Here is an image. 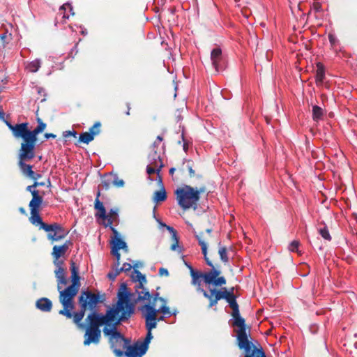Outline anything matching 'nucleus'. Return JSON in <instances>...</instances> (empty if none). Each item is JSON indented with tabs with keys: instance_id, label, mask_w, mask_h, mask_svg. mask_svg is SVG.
Instances as JSON below:
<instances>
[{
	"instance_id": "1",
	"label": "nucleus",
	"mask_w": 357,
	"mask_h": 357,
	"mask_svg": "<svg viewBox=\"0 0 357 357\" xmlns=\"http://www.w3.org/2000/svg\"><path fill=\"white\" fill-rule=\"evenodd\" d=\"M105 299V294H95L90 290H83L78 298L80 307L79 312H74L73 322L79 328H85L84 334V346L95 345L100 342L102 333L100 327L107 321H97L96 318L104 317L105 314L98 312L97 306Z\"/></svg>"
},
{
	"instance_id": "2",
	"label": "nucleus",
	"mask_w": 357,
	"mask_h": 357,
	"mask_svg": "<svg viewBox=\"0 0 357 357\" xmlns=\"http://www.w3.org/2000/svg\"><path fill=\"white\" fill-rule=\"evenodd\" d=\"M198 240L199 245L202 248V254L204 256L206 264L212 268V269L206 273H202L194 269L191 270V284L196 287V291L200 292L204 296V293H208V291L204 290L202 288V280H203L206 284L208 287L211 284L214 287H222L225 285L227 283L226 278L224 276H221V271L218 269L215 268L212 261L209 260L207 257V244L206 241L208 238L205 236L204 232L202 231L198 234L195 235Z\"/></svg>"
},
{
	"instance_id": "3",
	"label": "nucleus",
	"mask_w": 357,
	"mask_h": 357,
	"mask_svg": "<svg viewBox=\"0 0 357 357\" xmlns=\"http://www.w3.org/2000/svg\"><path fill=\"white\" fill-rule=\"evenodd\" d=\"M226 301L229 303L232 310L231 317H233L232 326L238 327L236 332V344L240 350L243 351V356L250 354L254 350H259L249 339L246 332L245 320L240 314L239 306L236 301V296L234 291L226 298Z\"/></svg>"
},
{
	"instance_id": "4",
	"label": "nucleus",
	"mask_w": 357,
	"mask_h": 357,
	"mask_svg": "<svg viewBox=\"0 0 357 357\" xmlns=\"http://www.w3.org/2000/svg\"><path fill=\"white\" fill-rule=\"evenodd\" d=\"M130 295L126 284L122 283L117 294L118 301L116 305L109 307L104 317H97L96 321L109 322L116 319H118V321L128 320L135 312V306L130 302Z\"/></svg>"
},
{
	"instance_id": "5",
	"label": "nucleus",
	"mask_w": 357,
	"mask_h": 357,
	"mask_svg": "<svg viewBox=\"0 0 357 357\" xmlns=\"http://www.w3.org/2000/svg\"><path fill=\"white\" fill-rule=\"evenodd\" d=\"M123 321H118V319H116L103 324L102 332L105 336H109L111 349L116 357L123 356V350L129 343V341L117 331V327Z\"/></svg>"
},
{
	"instance_id": "6",
	"label": "nucleus",
	"mask_w": 357,
	"mask_h": 357,
	"mask_svg": "<svg viewBox=\"0 0 357 357\" xmlns=\"http://www.w3.org/2000/svg\"><path fill=\"white\" fill-rule=\"evenodd\" d=\"M206 191V188L205 186L195 189L190 185H185L182 188H177L174 193L176 196L178 204L183 210L191 208L196 210L197 208V202L200 199V194Z\"/></svg>"
},
{
	"instance_id": "7",
	"label": "nucleus",
	"mask_w": 357,
	"mask_h": 357,
	"mask_svg": "<svg viewBox=\"0 0 357 357\" xmlns=\"http://www.w3.org/2000/svg\"><path fill=\"white\" fill-rule=\"evenodd\" d=\"M79 286L70 284L65 289H60L59 291V302L63 305V309L60 310L59 314L65 316L67 319H74V312L73 310L75 308L74 298L79 291Z\"/></svg>"
},
{
	"instance_id": "8",
	"label": "nucleus",
	"mask_w": 357,
	"mask_h": 357,
	"mask_svg": "<svg viewBox=\"0 0 357 357\" xmlns=\"http://www.w3.org/2000/svg\"><path fill=\"white\" fill-rule=\"evenodd\" d=\"M35 149L20 145L18 151V162L17 165L24 175L30 178L33 176L32 165L26 164V161H30L35 158Z\"/></svg>"
},
{
	"instance_id": "9",
	"label": "nucleus",
	"mask_w": 357,
	"mask_h": 357,
	"mask_svg": "<svg viewBox=\"0 0 357 357\" xmlns=\"http://www.w3.org/2000/svg\"><path fill=\"white\" fill-rule=\"evenodd\" d=\"M36 116H38V111L36 112ZM36 121L38 126L33 130L29 129V123H26L24 142L21 143L22 145L35 149L38 135L43 132L47 127V124L40 117H36Z\"/></svg>"
},
{
	"instance_id": "10",
	"label": "nucleus",
	"mask_w": 357,
	"mask_h": 357,
	"mask_svg": "<svg viewBox=\"0 0 357 357\" xmlns=\"http://www.w3.org/2000/svg\"><path fill=\"white\" fill-rule=\"evenodd\" d=\"M131 278L133 282H138L135 285V293L137 294L136 301H145V300H150L151 294L144 285L147 282L146 276L143 275L139 271L134 269L132 272Z\"/></svg>"
},
{
	"instance_id": "11",
	"label": "nucleus",
	"mask_w": 357,
	"mask_h": 357,
	"mask_svg": "<svg viewBox=\"0 0 357 357\" xmlns=\"http://www.w3.org/2000/svg\"><path fill=\"white\" fill-rule=\"evenodd\" d=\"M216 287H208V293H204V298L208 300V307L211 308L215 306L218 301L222 299H226L229 294L234 291V287L228 290L226 287H221L220 289L215 288Z\"/></svg>"
},
{
	"instance_id": "12",
	"label": "nucleus",
	"mask_w": 357,
	"mask_h": 357,
	"mask_svg": "<svg viewBox=\"0 0 357 357\" xmlns=\"http://www.w3.org/2000/svg\"><path fill=\"white\" fill-rule=\"evenodd\" d=\"M139 310L141 312L142 317L145 319V322H146V318L149 313L154 314L155 327L157 326L158 322L165 320L164 316L158 317V314L159 312L162 313L163 314H172L169 307L165 305H161V306L157 309L151 304H144L139 307Z\"/></svg>"
},
{
	"instance_id": "13",
	"label": "nucleus",
	"mask_w": 357,
	"mask_h": 357,
	"mask_svg": "<svg viewBox=\"0 0 357 357\" xmlns=\"http://www.w3.org/2000/svg\"><path fill=\"white\" fill-rule=\"evenodd\" d=\"M43 229L47 233V238L52 242L61 241L68 234V231L56 222L43 225Z\"/></svg>"
},
{
	"instance_id": "14",
	"label": "nucleus",
	"mask_w": 357,
	"mask_h": 357,
	"mask_svg": "<svg viewBox=\"0 0 357 357\" xmlns=\"http://www.w3.org/2000/svg\"><path fill=\"white\" fill-rule=\"evenodd\" d=\"M146 329L147 330V333L145 339L143 342H139L142 345V353H146L149 349V344L151 340L153 338L152 335V330L155 328V321L154 317V314L149 313L146 318V322H145Z\"/></svg>"
},
{
	"instance_id": "15",
	"label": "nucleus",
	"mask_w": 357,
	"mask_h": 357,
	"mask_svg": "<svg viewBox=\"0 0 357 357\" xmlns=\"http://www.w3.org/2000/svg\"><path fill=\"white\" fill-rule=\"evenodd\" d=\"M211 61L215 72L218 73L223 70L225 68L222 50L220 47H215L211 52Z\"/></svg>"
},
{
	"instance_id": "16",
	"label": "nucleus",
	"mask_w": 357,
	"mask_h": 357,
	"mask_svg": "<svg viewBox=\"0 0 357 357\" xmlns=\"http://www.w3.org/2000/svg\"><path fill=\"white\" fill-rule=\"evenodd\" d=\"M72 245L70 241H66L61 245H54L52 248V256L53 257V262L54 265L63 264V261L59 260V258L64 256L68 251L69 246Z\"/></svg>"
},
{
	"instance_id": "17",
	"label": "nucleus",
	"mask_w": 357,
	"mask_h": 357,
	"mask_svg": "<svg viewBox=\"0 0 357 357\" xmlns=\"http://www.w3.org/2000/svg\"><path fill=\"white\" fill-rule=\"evenodd\" d=\"M142 345L139 342H137L133 345L126 344L123 350V356L126 357H142L146 353H142Z\"/></svg>"
},
{
	"instance_id": "18",
	"label": "nucleus",
	"mask_w": 357,
	"mask_h": 357,
	"mask_svg": "<svg viewBox=\"0 0 357 357\" xmlns=\"http://www.w3.org/2000/svg\"><path fill=\"white\" fill-rule=\"evenodd\" d=\"M6 123L16 139H22V142H24L26 123H17L14 126L8 121H6Z\"/></svg>"
},
{
	"instance_id": "19",
	"label": "nucleus",
	"mask_w": 357,
	"mask_h": 357,
	"mask_svg": "<svg viewBox=\"0 0 357 357\" xmlns=\"http://www.w3.org/2000/svg\"><path fill=\"white\" fill-rule=\"evenodd\" d=\"M111 230L114 236L111 242L112 249H116V250L119 251V250L122 249L127 251L128 246L126 243L121 238L118 231L114 227H111Z\"/></svg>"
},
{
	"instance_id": "20",
	"label": "nucleus",
	"mask_w": 357,
	"mask_h": 357,
	"mask_svg": "<svg viewBox=\"0 0 357 357\" xmlns=\"http://www.w3.org/2000/svg\"><path fill=\"white\" fill-rule=\"evenodd\" d=\"M45 192H40L39 190H33L32 192V199L29 204L30 209L40 210L43 202V195Z\"/></svg>"
},
{
	"instance_id": "21",
	"label": "nucleus",
	"mask_w": 357,
	"mask_h": 357,
	"mask_svg": "<svg viewBox=\"0 0 357 357\" xmlns=\"http://www.w3.org/2000/svg\"><path fill=\"white\" fill-rule=\"evenodd\" d=\"M100 195V191H98L94 202V208L96 211L95 216L97 218L105 220L107 217L106 213V209L103 205V203L100 202L99 199Z\"/></svg>"
},
{
	"instance_id": "22",
	"label": "nucleus",
	"mask_w": 357,
	"mask_h": 357,
	"mask_svg": "<svg viewBox=\"0 0 357 357\" xmlns=\"http://www.w3.org/2000/svg\"><path fill=\"white\" fill-rule=\"evenodd\" d=\"M159 183L160 184V188L154 192L153 197V201L155 203L164 202L167 199V192L165 188L162 184V178L159 176Z\"/></svg>"
},
{
	"instance_id": "23",
	"label": "nucleus",
	"mask_w": 357,
	"mask_h": 357,
	"mask_svg": "<svg viewBox=\"0 0 357 357\" xmlns=\"http://www.w3.org/2000/svg\"><path fill=\"white\" fill-rule=\"evenodd\" d=\"M36 306L38 309L43 312H50L52 308V303L47 298H40L37 300Z\"/></svg>"
},
{
	"instance_id": "24",
	"label": "nucleus",
	"mask_w": 357,
	"mask_h": 357,
	"mask_svg": "<svg viewBox=\"0 0 357 357\" xmlns=\"http://www.w3.org/2000/svg\"><path fill=\"white\" fill-rule=\"evenodd\" d=\"M178 171H180L182 174H183L187 169L189 172V175L190 177H194L195 176V170L192 169V161L187 160L185 159H183L181 162L180 165H178Z\"/></svg>"
},
{
	"instance_id": "25",
	"label": "nucleus",
	"mask_w": 357,
	"mask_h": 357,
	"mask_svg": "<svg viewBox=\"0 0 357 357\" xmlns=\"http://www.w3.org/2000/svg\"><path fill=\"white\" fill-rule=\"evenodd\" d=\"M30 211L31 216L29 218V221L34 225H39L40 229H43V225H47V223H45L40 216V210L30 209Z\"/></svg>"
},
{
	"instance_id": "26",
	"label": "nucleus",
	"mask_w": 357,
	"mask_h": 357,
	"mask_svg": "<svg viewBox=\"0 0 357 357\" xmlns=\"http://www.w3.org/2000/svg\"><path fill=\"white\" fill-rule=\"evenodd\" d=\"M70 271H71V280L72 284L79 286L80 284V277L79 275V268L77 266L75 262L71 261L70 262Z\"/></svg>"
},
{
	"instance_id": "27",
	"label": "nucleus",
	"mask_w": 357,
	"mask_h": 357,
	"mask_svg": "<svg viewBox=\"0 0 357 357\" xmlns=\"http://www.w3.org/2000/svg\"><path fill=\"white\" fill-rule=\"evenodd\" d=\"M155 156L157 157L158 160L154 159V167L147 166L146 172L149 175L153 174L155 172L158 174L161 168L163 167L162 161L160 157V155H157L156 153H155Z\"/></svg>"
},
{
	"instance_id": "28",
	"label": "nucleus",
	"mask_w": 357,
	"mask_h": 357,
	"mask_svg": "<svg viewBox=\"0 0 357 357\" xmlns=\"http://www.w3.org/2000/svg\"><path fill=\"white\" fill-rule=\"evenodd\" d=\"M325 77V68L321 63H317L316 70V83L317 84H321Z\"/></svg>"
},
{
	"instance_id": "29",
	"label": "nucleus",
	"mask_w": 357,
	"mask_h": 357,
	"mask_svg": "<svg viewBox=\"0 0 357 357\" xmlns=\"http://www.w3.org/2000/svg\"><path fill=\"white\" fill-rule=\"evenodd\" d=\"M102 185L105 187V189H108L111 184H112L113 185L117 187V188H121V187H123L124 185V181L123 179H121L119 178L118 176H114L113 179L111 180V181H103L102 182Z\"/></svg>"
},
{
	"instance_id": "30",
	"label": "nucleus",
	"mask_w": 357,
	"mask_h": 357,
	"mask_svg": "<svg viewBox=\"0 0 357 357\" xmlns=\"http://www.w3.org/2000/svg\"><path fill=\"white\" fill-rule=\"evenodd\" d=\"M118 212H119V208H111L109 210L108 214H107V217L105 220H107L105 227H109L110 229H111V227H113L112 223H113V221H114L117 219Z\"/></svg>"
},
{
	"instance_id": "31",
	"label": "nucleus",
	"mask_w": 357,
	"mask_h": 357,
	"mask_svg": "<svg viewBox=\"0 0 357 357\" xmlns=\"http://www.w3.org/2000/svg\"><path fill=\"white\" fill-rule=\"evenodd\" d=\"M94 132L90 133L89 132H84L79 135V142L88 144L94 139Z\"/></svg>"
},
{
	"instance_id": "32",
	"label": "nucleus",
	"mask_w": 357,
	"mask_h": 357,
	"mask_svg": "<svg viewBox=\"0 0 357 357\" xmlns=\"http://www.w3.org/2000/svg\"><path fill=\"white\" fill-rule=\"evenodd\" d=\"M324 116V110L321 107L314 105L312 107V119L314 121H318L321 119Z\"/></svg>"
},
{
	"instance_id": "33",
	"label": "nucleus",
	"mask_w": 357,
	"mask_h": 357,
	"mask_svg": "<svg viewBox=\"0 0 357 357\" xmlns=\"http://www.w3.org/2000/svg\"><path fill=\"white\" fill-rule=\"evenodd\" d=\"M151 298L150 300H147L149 303L147 304H151L154 307H155V303L159 301L162 303V305H167V301L162 297L159 296V293H156L155 294L151 295Z\"/></svg>"
},
{
	"instance_id": "34",
	"label": "nucleus",
	"mask_w": 357,
	"mask_h": 357,
	"mask_svg": "<svg viewBox=\"0 0 357 357\" xmlns=\"http://www.w3.org/2000/svg\"><path fill=\"white\" fill-rule=\"evenodd\" d=\"M219 249L218 254L220 255V259L224 263H227L229 261V258L227 257V248L225 246H221V243L218 242Z\"/></svg>"
},
{
	"instance_id": "35",
	"label": "nucleus",
	"mask_w": 357,
	"mask_h": 357,
	"mask_svg": "<svg viewBox=\"0 0 357 357\" xmlns=\"http://www.w3.org/2000/svg\"><path fill=\"white\" fill-rule=\"evenodd\" d=\"M40 68V61L38 59L32 61L26 66V69L31 73L37 72Z\"/></svg>"
},
{
	"instance_id": "36",
	"label": "nucleus",
	"mask_w": 357,
	"mask_h": 357,
	"mask_svg": "<svg viewBox=\"0 0 357 357\" xmlns=\"http://www.w3.org/2000/svg\"><path fill=\"white\" fill-rule=\"evenodd\" d=\"M172 240L173 241V243L171 245V250L173 251L178 250V252H181V249L178 245L179 240L177 236V232H174L172 234Z\"/></svg>"
},
{
	"instance_id": "37",
	"label": "nucleus",
	"mask_w": 357,
	"mask_h": 357,
	"mask_svg": "<svg viewBox=\"0 0 357 357\" xmlns=\"http://www.w3.org/2000/svg\"><path fill=\"white\" fill-rule=\"evenodd\" d=\"M319 234L321 236V237L326 241H331L332 238L330 235L329 231L326 227L324 228H321L319 229Z\"/></svg>"
},
{
	"instance_id": "38",
	"label": "nucleus",
	"mask_w": 357,
	"mask_h": 357,
	"mask_svg": "<svg viewBox=\"0 0 357 357\" xmlns=\"http://www.w3.org/2000/svg\"><path fill=\"white\" fill-rule=\"evenodd\" d=\"M62 264H63L54 265L56 266L54 274L56 279L66 275V271L65 269L62 267Z\"/></svg>"
},
{
	"instance_id": "39",
	"label": "nucleus",
	"mask_w": 357,
	"mask_h": 357,
	"mask_svg": "<svg viewBox=\"0 0 357 357\" xmlns=\"http://www.w3.org/2000/svg\"><path fill=\"white\" fill-rule=\"evenodd\" d=\"M101 128V123L100 121H96L93 126H91L89 129L90 133L94 132V137L100 134Z\"/></svg>"
},
{
	"instance_id": "40",
	"label": "nucleus",
	"mask_w": 357,
	"mask_h": 357,
	"mask_svg": "<svg viewBox=\"0 0 357 357\" xmlns=\"http://www.w3.org/2000/svg\"><path fill=\"white\" fill-rule=\"evenodd\" d=\"M57 281V289L60 291L62 289L61 284L66 285L67 284V279L66 275L56 279Z\"/></svg>"
},
{
	"instance_id": "41",
	"label": "nucleus",
	"mask_w": 357,
	"mask_h": 357,
	"mask_svg": "<svg viewBox=\"0 0 357 357\" xmlns=\"http://www.w3.org/2000/svg\"><path fill=\"white\" fill-rule=\"evenodd\" d=\"M300 245V243L298 241H293L290 244H289V250L291 251V252H298V246Z\"/></svg>"
},
{
	"instance_id": "42",
	"label": "nucleus",
	"mask_w": 357,
	"mask_h": 357,
	"mask_svg": "<svg viewBox=\"0 0 357 357\" xmlns=\"http://www.w3.org/2000/svg\"><path fill=\"white\" fill-rule=\"evenodd\" d=\"M69 10V12L70 15H74L75 13L73 12V6L70 3H64L60 7V10L62 11L63 10Z\"/></svg>"
},
{
	"instance_id": "43",
	"label": "nucleus",
	"mask_w": 357,
	"mask_h": 357,
	"mask_svg": "<svg viewBox=\"0 0 357 357\" xmlns=\"http://www.w3.org/2000/svg\"><path fill=\"white\" fill-rule=\"evenodd\" d=\"M77 132L75 130H67L63 132V136L65 138L69 137L70 136H73L74 137H76Z\"/></svg>"
},
{
	"instance_id": "44",
	"label": "nucleus",
	"mask_w": 357,
	"mask_h": 357,
	"mask_svg": "<svg viewBox=\"0 0 357 357\" xmlns=\"http://www.w3.org/2000/svg\"><path fill=\"white\" fill-rule=\"evenodd\" d=\"M132 266L129 263H124L122 267L120 268V271H123V272L130 271L132 268Z\"/></svg>"
},
{
	"instance_id": "45",
	"label": "nucleus",
	"mask_w": 357,
	"mask_h": 357,
	"mask_svg": "<svg viewBox=\"0 0 357 357\" xmlns=\"http://www.w3.org/2000/svg\"><path fill=\"white\" fill-rule=\"evenodd\" d=\"M158 275L160 277H162V276L167 277V276H169V271L167 268L162 267L159 269Z\"/></svg>"
},
{
	"instance_id": "46",
	"label": "nucleus",
	"mask_w": 357,
	"mask_h": 357,
	"mask_svg": "<svg viewBox=\"0 0 357 357\" xmlns=\"http://www.w3.org/2000/svg\"><path fill=\"white\" fill-rule=\"evenodd\" d=\"M111 254L116 257V261L121 260V254L116 249H111Z\"/></svg>"
},
{
	"instance_id": "47",
	"label": "nucleus",
	"mask_w": 357,
	"mask_h": 357,
	"mask_svg": "<svg viewBox=\"0 0 357 357\" xmlns=\"http://www.w3.org/2000/svg\"><path fill=\"white\" fill-rule=\"evenodd\" d=\"M66 10H63L62 11H60V14L62 15V18L63 19V22H66V20L68 19L70 17V15L66 12Z\"/></svg>"
},
{
	"instance_id": "48",
	"label": "nucleus",
	"mask_w": 357,
	"mask_h": 357,
	"mask_svg": "<svg viewBox=\"0 0 357 357\" xmlns=\"http://www.w3.org/2000/svg\"><path fill=\"white\" fill-rule=\"evenodd\" d=\"M116 277V273H114L112 271L107 273V278L111 280H114Z\"/></svg>"
},
{
	"instance_id": "49",
	"label": "nucleus",
	"mask_w": 357,
	"mask_h": 357,
	"mask_svg": "<svg viewBox=\"0 0 357 357\" xmlns=\"http://www.w3.org/2000/svg\"><path fill=\"white\" fill-rule=\"evenodd\" d=\"M328 39H329V41H330V43H331V44L332 45H334L335 44L336 38H335V36H334V35H333V34H329V35H328Z\"/></svg>"
},
{
	"instance_id": "50",
	"label": "nucleus",
	"mask_w": 357,
	"mask_h": 357,
	"mask_svg": "<svg viewBox=\"0 0 357 357\" xmlns=\"http://www.w3.org/2000/svg\"><path fill=\"white\" fill-rule=\"evenodd\" d=\"M162 140H163L162 137L158 136L157 138H156V141H155L153 144V146H158L159 145V142H162Z\"/></svg>"
},
{
	"instance_id": "51",
	"label": "nucleus",
	"mask_w": 357,
	"mask_h": 357,
	"mask_svg": "<svg viewBox=\"0 0 357 357\" xmlns=\"http://www.w3.org/2000/svg\"><path fill=\"white\" fill-rule=\"evenodd\" d=\"M40 178H41V174L35 173L34 172H33V176L30 177V178L34 180L35 181H37V180Z\"/></svg>"
},
{
	"instance_id": "52",
	"label": "nucleus",
	"mask_w": 357,
	"mask_h": 357,
	"mask_svg": "<svg viewBox=\"0 0 357 357\" xmlns=\"http://www.w3.org/2000/svg\"><path fill=\"white\" fill-rule=\"evenodd\" d=\"M35 188H36V186H33V183L32 185L27 186L26 188V190L28 192H30L31 194L32 195V192L33 190H36Z\"/></svg>"
},
{
	"instance_id": "53",
	"label": "nucleus",
	"mask_w": 357,
	"mask_h": 357,
	"mask_svg": "<svg viewBox=\"0 0 357 357\" xmlns=\"http://www.w3.org/2000/svg\"><path fill=\"white\" fill-rule=\"evenodd\" d=\"M182 139L183 141V150L186 152L188 149V143L185 140L183 134H182Z\"/></svg>"
},
{
	"instance_id": "54",
	"label": "nucleus",
	"mask_w": 357,
	"mask_h": 357,
	"mask_svg": "<svg viewBox=\"0 0 357 357\" xmlns=\"http://www.w3.org/2000/svg\"><path fill=\"white\" fill-rule=\"evenodd\" d=\"M113 273H116V276L119 275L120 274V273L123 272V271H120V268H116V266H113V270H112Z\"/></svg>"
},
{
	"instance_id": "55",
	"label": "nucleus",
	"mask_w": 357,
	"mask_h": 357,
	"mask_svg": "<svg viewBox=\"0 0 357 357\" xmlns=\"http://www.w3.org/2000/svg\"><path fill=\"white\" fill-rule=\"evenodd\" d=\"M44 137H45V139H49V138L54 139L56 137V135H54L53 133H45L44 135Z\"/></svg>"
},
{
	"instance_id": "56",
	"label": "nucleus",
	"mask_w": 357,
	"mask_h": 357,
	"mask_svg": "<svg viewBox=\"0 0 357 357\" xmlns=\"http://www.w3.org/2000/svg\"><path fill=\"white\" fill-rule=\"evenodd\" d=\"M45 185V182H38V181H34L33 186H36V188L39 186H44Z\"/></svg>"
},
{
	"instance_id": "57",
	"label": "nucleus",
	"mask_w": 357,
	"mask_h": 357,
	"mask_svg": "<svg viewBox=\"0 0 357 357\" xmlns=\"http://www.w3.org/2000/svg\"><path fill=\"white\" fill-rule=\"evenodd\" d=\"M126 106H127V111H126V115L128 116V115H130V109H131L130 103H127Z\"/></svg>"
},
{
	"instance_id": "58",
	"label": "nucleus",
	"mask_w": 357,
	"mask_h": 357,
	"mask_svg": "<svg viewBox=\"0 0 357 357\" xmlns=\"http://www.w3.org/2000/svg\"><path fill=\"white\" fill-rule=\"evenodd\" d=\"M176 170V167H172L170 168L169 171V173L170 175L173 176L174 173L175 172V171Z\"/></svg>"
},
{
	"instance_id": "59",
	"label": "nucleus",
	"mask_w": 357,
	"mask_h": 357,
	"mask_svg": "<svg viewBox=\"0 0 357 357\" xmlns=\"http://www.w3.org/2000/svg\"><path fill=\"white\" fill-rule=\"evenodd\" d=\"M167 229L171 232V234H174V232H177L173 227L168 226Z\"/></svg>"
},
{
	"instance_id": "60",
	"label": "nucleus",
	"mask_w": 357,
	"mask_h": 357,
	"mask_svg": "<svg viewBox=\"0 0 357 357\" xmlns=\"http://www.w3.org/2000/svg\"><path fill=\"white\" fill-rule=\"evenodd\" d=\"M19 211H20L22 214H23V215H25V214H26V210H25V208H23V207H20V208H19Z\"/></svg>"
},
{
	"instance_id": "61",
	"label": "nucleus",
	"mask_w": 357,
	"mask_h": 357,
	"mask_svg": "<svg viewBox=\"0 0 357 357\" xmlns=\"http://www.w3.org/2000/svg\"><path fill=\"white\" fill-rule=\"evenodd\" d=\"M185 264L186 265V266H187V267H188V268L189 269V271H190V274L191 275V270H192V269H194V268H192V266L191 265L188 264V263H186V262H185Z\"/></svg>"
},
{
	"instance_id": "62",
	"label": "nucleus",
	"mask_w": 357,
	"mask_h": 357,
	"mask_svg": "<svg viewBox=\"0 0 357 357\" xmlns=\"http://www.w3.org/2000/svg\"><path fill=\"white\" fill-rule=\"evenodd\" d=\"M138 267H139V262H136V263H135V264H134V265H133V268H134V269H136V268H138Z\"/></svg>"
},
{
	"instance_id": "63",
	"label": "nucleus",
	"mask_w": 357,
	"mask_h": 357,
	"mask_svg": "<svg viewBox=\"0 0 357 357\" xmlns=\"http://www.w3.org/2000/svg\"><path fill=\"white\" fill-rule=\"evenodd\" d=\"M212 231V229H206V232L208 234V236L211 235V233Z\"/></svg>"
},
{
	"instance_id": "64",
	"label": "nucleus",
	"mask_w": 357,
	"mask_h": 357,
	"mask_svg": "<svg viewBox=\"0 0 357 357\" xmlns=\"http://www.w3.org/2000/svg\"><path fill=\"white\" fill-rule=\"evenodd\" d=\"M120 265V261H116V262L115 264H114V266H116V268H118Z\"/></svg>"
}]
</instances>
